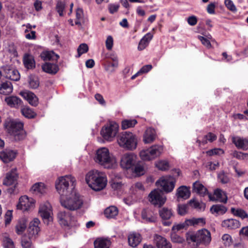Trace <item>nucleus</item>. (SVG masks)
Instances as JSON below:
<instances>
[{"label": "nucleus", "mask_w": 248, "mask_h": 248, "mask_svg": "<svg viewBox=\"0 0 248 248\" xmlns=\"http://www.w3.org/2000/svg\"><path fill=\"white\" fill-rule=\"evenodd\" d=\"M76 180L71 175H66L60 177L56 182V188L61 197L69 196V194L74 191V186Z\"/></svg>", "instance_id": "1"}, {"label": "nucleus", "mask_w": 248, "mask_h": 248, "mask_svg": "<svg viewBox=\"0 0 248 248\" xmlns=\"http://www.w3.org/2000/svg\"><path fill=\"white\" fill-rule=\"evenodd\" d=\"M86 181L88 186L94 191H100L106 186L107 179L97 170L89 171L86 176Z\"/></svg>", "instance_id": "2"}, {"label": "nucleus", "mask_w": 248, "mask_h": 248, "mask_svg": "<svg viewBox=\"0 0 248 248\" xmlns=\"http://www.w3.org/2000/svg\"><path fill=\"white\" fill-rule=\"evenodd\" d=\"M60 202L64 208L70 211H75L82 207L83 201L78 193L73 191L69 196L60 198Z\"/></svg>", "instance_id": "3"}, {"label": "nucleus", "mask_w": 248, "mask_h": 248, "mask_svg": "<svg viewBox=\"0 0 248 248\" xmlns=\"http://www.w3.org/2000/svg\"><path fill=\"white\" fill-rule=\"evenodd\" d=\"M4 126L8 132L14 136L15 140H20L25 137L23 123L15 120L7 119L5 121Z\"/></svg>", "instance_id": "4"}, {"label": "nucleus", "mask_w": 248, "mask_h": 248, "mask_svg": "<svg viewBox=\"0 0 248 248\" xmlns=\"http://www.w3.org/2000/svg\"><path fill=\"white\" fill-rule=\"evenodd\" d=\"M94 160L107 169L112 168L115 164V159L110 156L108 150L105 147L101 148L96 151Z\"/></svg>", "instance_id": "5"}, {"label": "nucleus", "mask_w": 248, "mask_h": 248, "mask_svg": "<svg viewBox=\"0 0 248 248\" xmlns=\"http://www.w3.org/2000/svg\"><path fill=\"white\" fill-rule=\"evenodd\" d=\"M119 145L128 150H134L137 146V140L135 135L130 132L121 133L117 137Z\"/></svg>", "instance_id": "6"}, {"label": "nucleus", "mask_w": 248, "mask_h": 248, "mask_svg": "<svg viewBox=\"0 0 248 248\" xmlns=\"http://www.w3.org/2000/svg\"><path fill=\"white\" fill-rule=\"evenodd\" d=\"M57 221L60 225L64 229H70L76 225V217L68 211H59L57 214Z\"/></svg>", "instance_id": "7"}, {"label": "nucleus", "mask_w": 248, "mask_h": 248, "mask_svg": "<svg viewBox=\"0 0 248 248\" xmlns=\"http://www.w3.org/2000/svg\"><path fill=\"white\" fill-rule=\"evenodd\" d=\"M190 239L197 245H209L211 241L210 232L206 229L198 231L195 233L190 236Z\"/></svg>", "instance_id": "8"}, {"label": "nucleus", "mask_w": 248, "mask_h": 248, "mask_svg": "<svg viewBox=\"0 0 248 248\" xmlns=\"http://www.w3.org/2000/svg\"><path fill=\"white\" fill-rule=\"evenodd\" d=\"M163 152V147L158 145H155L150 148L141 151L140 155L143 160H151L159 156Z\"/></svg>", "instance_id": "9"}, {"label": "nucleus", "mask_w": 248, "mask_h": 248, "mask_svg": "<svg viewBox=\"0 0 248 248\" xmlns=\"http://www.w3.org/2000/svg\"><path fill=\"white\" fill-rule=\"evenodd\" d=\"M175 182V180L171 176H163L156 181V185L161 188V191L170 193L173 190Z\"/></svg>", "instance_id": "10"}, {"label": "nucleus", "mask_w": 248, "mask_h": 248, "mask_svg": "<svg viewBox=\"0 0 248 248\" xmlns=\"http://www.w3.org/2000/svg\"><path fill=\"white\" fill-rule=\"evenodd\" d=\"M118 128L117 123L111 122L102 127L101 134L105 140L111 141L117 133Z\"/></svg>", "instance_id": "11"}, {"label": "nucleus", "mask_w": 248, "mask_h": 248, "mask_svg": "<svg viewBox=\"0 0 248 248\" xmlns=\"http://www.w3.org/2000/svg\"><path fill=\"white\" fill-rule=\"evenodd\" d=\"M148 200L152 204L160 207L165 203L166 198L160 190L154 189L149 194Z\"/></svg>", "instance_id": "12"}, {"label": "nucleus", "mask_w": 248, "mask_h": 248, "mask_svg": "<svg viewBox=\"0 0 248 248\" xmlns=\"http://www.w3.org/2000/svg\"><path fill=\"white\" fill-rule=\"evenodd\" d=\"M136 155L133 153H126L121 158V166L126 170L132 169L136 165Z\"/></svg>", "instance_id": "13"}, {"label": "nucleus", "mask_w": 248, "mask_h": 248, "mask_svg": "<svg viewBox=\"0 0 248 248\" xmlns=\"http://www.w3.org/2000/svg\"><path fill=\"white\" fill-rule=\"evenodd\" d=\"M2 69L7 78L14 81L19 80L20 76L19 72L12 66L9 65H4L2 67Z\"/></svg>", "instance_id": "14"}, {"label": "nucleus", "mask_w": 248, "mask_h": 248, "mask_svg": "<svg viewBox=\"0 0 248 248\" xmlns=\"http://www.w3.org/2000/svg\"><path fill=\"white\" fill-rule=\"evenodd\" d=\"M142 239L141 234L136 232H131L127 235L128 245L132 248L137 247Z\"/></svg>", "instance_id": "15"}, {"label": "nucleus", "mask_w": 248, "mask_h": 248, "mask_svg": "<svg viewBox=\"0 0 248 248\" xmlns=\"http://www.w3.org/2000/svg\"><path fill=\"white\" fill-rule=\"evenodd\" d=\"M141 218L145 222L154 223L156 221V217L154 211L151 208H147L142 210Z\"/></svg>", "instance_id": "16"}, {"label": "nucleus", "mask_w": 248, "mask_h": 248, "mask_svg": "<svg viewBox=\"0 0 248 248\" xmlns=\"http://www.w3.org/2000/svg\"><path fill=\"white\" fill-rule=\"evenodd\" d=\"M18 178V174L16 169H12L8 172L6 176L3 180V184L6 186H11L16 183Z\"/></svg>", "instance_id": "17"}, {"label": "nucleus", "mask_w": 248, "mask_h": 248, "mask_svg": "<svg viewBox=\"0 0 248 248\" xmlns=\"http://www.w3.org/2000/svg\"><path fill=\"white\" fill-rule=\"evenodd\" d=\"M208 196L210 201H217L221 202L226 203L227 201V197L224 192L220 189H217L214 191V195L211 193H208Z\"/></svg>", "instance_id": "18"}, {"label": "nucleus", "mask_w": 248, "mask_h": 248, "mask_svg": "<svg viewBox=\"0 0 248 248\" xmlns=\"http://www.w3.org/2000/svg\"><path fill=\"white\" fill-rule=\"evenodd\" d=\"M34 202H30L27 196H21L19 199V203L17 205L18 209L25 211L33 206Z\"/></svg>", "instance_id": "19"}, {"label": "nucleus", "mask_w": 248, "mask_h": 248, "mask_svg": "<svg viewBox=\"0 0 248 248\" xmlns=\"http://www.w3.org/2000/svg\"><path fill=\"white\" fill-rule=\"evenodd\" d=\"M232 142L238 149L243 150L248 149V140L246 138L234 137L232 138Z\"/></svg>", "instance_id": "20"}, {"label": "nucleus", "mask_w": 248, "mask_h": 248, "mask_svg": "<svg viewBox=\"0 0 248 248\" xmlns=\"http://www.w3.org/2000/svg\"><path fill=\"white\" fill-rule=\"evenodd\" d=\"M154 241L157 248H171L170 243L161 235H155Z\"/></svg>", "instance_id": "21"}, {"label": "nucleus", "mask_w": 248, "mask_h": 248, "mask_svg": "<svg viewBox=\"0 0 248 248\" xmlns=\"http://www.w3.org/2000/svg\"><path fill=\"white\" fill-rule=\"evenodd\" d=\"M16 152L13 150H5L0 152V158L4 163H8L15 158Z\"/></svg>", "instance_id": "22"}, {"label": "nucleus", "mask_w": 248, "mask_h": 248, "mask_svg": "<svg viewBox=\"0 0 248 248\" xmlns=\"http://www.w3.org/2000/svg\"><path fill=\"white\" fill-rule=\"evenodd\" d=\"M20 94L32 106H36L38 104V98L37 96L31 92H22Z\"/></svg>", "instance_id": "23"}, {"label": "nucleus", "mask_w": 248, "mask_h": 248, "mask_svg": "<svg viewBox=\"0 0 248 248\" xmlns=\"http://www.w3.org/2000/svg\"><path fill=\"white\" fill-rule=\"evenodd\" d=\"M7 104L11 108H18L22 106V101L16 96L6 97L4 99Z\"/></svg>", "instance_id": "24"}, {"label": "nucleus", "mask_w": 248, "mask_h": 248, "mask_svg": "<svg viewBox=\"0 0 248 248\" xmlns=\"http://www.w3.org/2000/svg\"><path fill=\"white\" fill-rule=\"evenodd\" d=\"M51 206L48 202L40 206L39 213L44 219H48L50 216Z\"/></svg>", "instance_id": "25"}, {"label": "nucleus", "mask_w": 248, "mask_h": 248, "mask_svg": "<svg viewBox=\"0 0 248 248\" xmlns=\"http://www.w3.org/2000/svg\"><path fill=\"white\" fill-rule=\"evenodd\" d=\"M40 224V221L38 218H34L32 221L30 222L28 228L29 235L33 236L38 234L40 231V228L38 225Z\"/></svg>", "instance_id": "26"}, {"label": "nucleus", "mask_w": 248, "mask_h": 248, "mask_svg": "<svg viewBox=\"0 0 248 248\" xmlns=\"http://www.w3.org/2000/svg\"><path fill=\"white\" fill-rule=\"evenodd\" d=\"M43 71L51 75L56 74L59 71V67L57 64L46 62L42 66Z\"/></svg>", "instance_id": "27"}, {"label": "nucleus", "mask_w": 248, "mask_h": 248, "mask_svg": "<svg viewBox=\"0 0 248 248\" xmlns=\"http://www.w3.org/2000/svg\"><path fill=\"white\" fill-rule=\"evenodd\" d=\"M156 138V133L155 129L148 128L146 130L143 136V141L145 143H150Z\"/></svg>", "instance_id": "28"}, {"label": "nucleus", "mask_w": 248, "mask_h": 248, "mask_svg": "<svg viewBox=\"0 0 248 248\" xmlns=\"http://www.w3.org/2000/svg\"><path fill=\"white\" fill-rule=\"evenodd\" d=\"M176 195L178 199L182 198L186 200L189 198L190 191L187 187L182 186L177 189Z\"/></svg>", "instance_id": "29"}, {"label": "nucleus", "mask_w": 248, "mask_h": 248, "mask_svg": "<svg viewBox=\"0 0 248 248\" xmlns=\"http://www.w3.org/2000/svg\"><path fill=\"white\" fill-rule=\"evenodd\" d=\"M240 226L239 221L234 219H228L222 222V226L229 229H235L239 228Z\"/></svg>", "instance_id": "30"}, {"label": "nucleus", "mask_w": 248, "mask_h": 248, "mask_svg": "<svg viewBox=\"0 0 248 248\" xmlns=\"http://www.w3.org/2000/svg\"><path fill=\"white\" fill-rule=\"evenodd\" d=\"M193 188L195 192L202 197L209 193L208 192L207 189L199 182H196L193 184Z\"/></svg>", "instance_id": "31"}, {"label": "nucleus", "mask_w": 248, "mask_h": 248, "mask_svg": "<svg viewBox=\"0 0 248 248\" xmlns=\"http://www.w3.org/2000/svg\"><path fill=\"white\" fill-rule=\"evenodd\" d=\"M23 63L25 67L28 69H33L35 67V62L33 56L28 54L24 55Z\"/></svg>", "instance_id": "32"}, {"label": "nucleus", "mask_w": 248, "mask_h": 248, "mask_svg": "<svg viewBox=\"0 0 248 248\" xmlns=\"http://www.w3.org/2000/svg\"><path fill=\"white\" fill-rule=\"evenodd\" d=\"M152 38L153 35L151 33H148L145 35L139 44L138 50L140 51L143 50L148 45L149 42L152 40Z\"/></svg>", "instance_id": "33"}, {"label": "nucleus", "mask_w": 248, "mask_h": 248, "mask_svg": "<svg viewBox=\"0 0 248 248\" xmlns=\"http://www.w3.org/2000/svg\"><path fill=\"white\" fill-rule=\"evenodd\" d=\"M41 57L44 61L57 60L59 58L58 55L53 51H46L41 53Z\"/></svg>", "instance_id": "34"}, {"label": "nucleus", "mask_w": 248, "mask_h": 248, "mask_svg": "<svg viewBox=\"0 0 248 248\" xmlns=\"http://www.w3.org/2000/svg\"><path fill=\"white\" fill-rule=\"evenodd\" d=\"M194 226L193 218L190 219H187L181 223L178 224L172 227L173 230H176L179 231L183 229H187L189 226Z\"/></svg>", "instance_id": "35"}, {"label": "nucleus", "mask_w": 248, "mask_h": 248, "mask_svg": "<svg viewBox=\"0 0 248 248\" xmlns=\"http://www.w3.org/2000/svg\"><path fill=\"white\" fill-rule=\"evenodd\" d=\"M118 210L114 206H111L107 208L104 211L105 217L108 218H114L118 215Z\"/></svg>", "instance_id": "36"}, {"label": "nucleus", "mask_w": 248, "mask_h": 248, "mask_svg": "<svg viewBox=\"0 0 248 248\" xmlns=\"http://www.w3.org/2000/svg\"><path fill=\"white\" fill-rule=\"evenodd\" d=\"M227 211V208L221 204L213 205L210 208L212 214L216 213L218 215H223Z\"/></svg>", "instance_id": "37"}, {"label": "nucleus", "mask_w": 248, "mask_h": 248, "mask_svg": "<svg viewBox=\"0 0 248 248\" xmlns=\"http://www.w3.org/2000/svg\"><path fill=\"white\" fill-rule=\"evenodd\" d=\"M110 242L105 239H97L94 242L95 248H109Z\"/></svg>", "instance_id": "38"}, {"label": "nucleus", "mask_w": 248, "mask_h": 248, "mask_svg": "<svg viewBox=\"0 0 248 248\" xmlns=\"http://www.w3.org/2000/svg\"><path fill=\"white\" fill-rule=\"evenodd\" d=\"M105 70L110 73L114 72L115 68L118 66V62H111L108 60H106L103 64Z\"/></svg>", "instance_id": "39"}, {"label": "nucleus", "mask_w": 248, "mask_h": 248, "mask_svg": "<svg viewBox=\"0 0 248 248\" xmlns=\"http://www.w3.org/2000/svg\"><path fill=\"white\" fill-rule=\"evenodd\" d=\"M2 242L4 248H15L14 242L6 233L2 234Z\"/></svg>", "instance_id": "40"}, {"label": "nucleus", "mask_w": 248, "mask_h": 248, "mask_svg": "<svg viewBox=\"0 0 248 248\" xmlns=\"http://www.w3.org/2000/svg\"><path fill=\"white\" fill-rule=\"evenodd\" d=\"M28 82L30 87L32 89H36L39 85L38 78L34 75H31L29 77Z\"/></svg>", "instance_id": "41"}, {"label": "nucleus", "mask_w": 248, "mask_h": 248, "mask_svg": "<svg viewBox=\"0 0 248 248\" xmlns=\"http://www.w3.org/2000/svg\"><path fill=\"white\" fill-rule=\"evenodd\" d=\"M137 124V121L135 119H125L122 122V128L123 129H126L131 128L134 127Z\"/></svg>", "instance_id": "42"}, {"label": "nucleus", "mask_w": 248, "mask_h": 248, "mask_svg": "<svg viewBox=\"0 0 248 248\" xmlns=\"http://www.w3.org/2000/svg\"><path fill=\"white\" fill-rule=\"evenodd\" d=\"M159 215L164 220L169 219L172 215L171 209L164 207L159 211Z\"/></svg>", "instance_id": "43"}, {"label": "nucleus", "mask_w": 248, "mask_h": 248, "mask_svg": "<svg viewBox=\"0 0 248 248\" xmlns=\"http://www.w3.org/2000/svg\"><path fill=\"white\" fill-rule=\"evenodd\" d=\"M31 190L34 192L43 194L46 192V188L42 183H36L31 187Z\"/></svg>", "instance_id": "44"}, {"label": "nucleus", "mask_w": 248, "mask_h": 248, "mask_svg": "<svg viewBox=\"0 0 248 248\" xmlns=\"http://www.w3.org/2000/svg\"><path fill=\"white\" fill-rule=\"evenodd\" d=\"M131 170L138 175H143L145 173V170L142 164L136 163Z\"/></svg>", "instance_id": "45"}, {"label": "nucleus", "mask_w": 248, "mask_h": 248, "mask_svg": "<svg viewBox=\"0 0 248 248\" xmlns=\"http://www.w3.org/2000/svg\"><path fill=\"white\" fill-rule=\"evenodd\" d=\"M231 212L234 216L239 217L242 219L248 217V214L244 210L241 209H235L234 208H232Z\"/></svg>", "instance_id": "46"}, {"label": "nucleus", "mask_w": 248, "mask_h": 248, "mask_svg": "<svg viewBox=\"0 0 248 248\" xmlns=\"http://www.w3.org/2000/svg\"><path fill=\"white\" fill-rule=\"evenodd\" d=\"M31 236H23L21 239V245L23 248H30L32 245Z\"/></svg>", "instance_id": "47"}, {"label": "nucleus", "mask_w": 248, "mask_h": 248, "mask_svg": "<svg viewBox=\"0 0 248 248\" xmlns=\"http://www.w3.org/2000/svg\"><path fill=\"white\" fill-rule=\"evenodd\" d=\"M217 140V136L214 134L209 132L207 135L204 136L202 139V144L204 145L207 143V141L212 142Z\"/></svg>", "instance_id": "48"}, {"label": "nucleus", "mask_w": 248, "mask_h": 248, "mask_svg": "<svg viewBox=\"0 0 248 248\" xmlns=\"http://www.w3.org/2000/svg\"><path fill=\"white\" fill-rule=\"evenodd\" d=\"M23 115L28 118H33L36 115V113L29 108H24L21 109Z\"/></svg>", "instance_id": "49"}, {"label": "nucleus", "mask_w": 248, "mask_h": 248, "mask_svg": "<svg viewBox=\"0 0 248 248\" xmlns=\"http://www.w3.org/2000/svg\"><path fill=\"white\" fill-rule=\"evenodd\" d=\"M224 4L227 8L233 13H235L237 9L232 0H225Z\"/></svg>", "instance_id": "50"}, {"label": "nucleus", "mask_w": 248, "mask_h": 248, "mask_svg": "<svg viewBox=\"0 0 248 248\" xmlns=\"http://www.w3.org/2000/svg\"><path fill=\"white\" fill-rule=\"evenodd\" d=\"M156 167L160 170H166L169 168V163L165 160H160L155 164Z\"/></svg>", "instance_id": "51"}, {"label": "nucleus", "mask_w": 248, "mask_h": 248, "mask_svg": "<svg viewBox=\"0 0 248 248\" xmlns=\"http://www.w3.org/2000/svg\"><path fill=\"white\" fill-rule=\"evenodd\" d=\"M223 244L225 247L230 246L232 243V238L231 235L228 234H224L222 237Z\"/></svg>", "instance_id": "52"}, {"label": "nucleus", "mask_w": 248, "mask_h": 248, "mask_svg": "<svg viewBox=\"0 0 248 248\" xmlns=\"http://www.w3.org/2000/svg\"><path fill=\"white\" fill-rule=\"evenodd\" d=\"M65 5L63 2L61 1H58L57 2L56 9L57 12L59 13L60 16H62L63 15V11L65 9Z\"/></svg>", "instance_id": "53"}, {"label": "nucleus", "mask_w": 248, "mask_h": 248, "mask_svg": "<svg viewBox=\"0 0 248 248\" xmlns=\"http://www.w3.org/2000/svg\"><path fill=\"white\" fill-rule=\"evenodd\" d=\"M88 46L86 44L83 43L80 44L78 48V57H80V56L86 53L88 51Z\"/></svg>", "instance_id": "54"}, {"label": "nucleus", "mask_w": 248, "mask_h": 248, "mask_svg": "<svg viewBox=\"0 0 248 248\" xmlns=\"http://www.w3.org/2000/svg\"><path fill=\"white\" fill-rule=\"evenodd\" d=\"M189 203L191 205L192 207L196 209H204L205 207V204L204 203H200L198 201L196 200H190L189 202Z\"/></svg>", "instance_id": "55"}, {"label": "nucleus", "mask_w": 248, "mask_h": 248, "mask_svg": "<svg viewBox=\"0 0 248 248\" xmlns=\"http://www.w3.org/2000/svg\"><path fill=\"white\" fill-rule=\"evenodd\" d=\"M217 178L219 181L222 184H227L229 182V178L224 171H222L218 173Z\"/></svg>", "instance_id": "56"}, {"label": "nucleus", "mask_w": 248, "mask_h": 248, "mask_svg": "<svg viewBox=\"0 0 248 248\" xmlns=\"http://www.w3.org/2000/svg\"><path fill=\"white\" fill-rule=\"evenodd\" d=\"M232 156L238 159H244L248 157V154L235 151L232 153Z\"/></svg>", "instance_id": "57"}, {"label": "nucleus", "mask_w": 248, "mask_h": 248, "mask_svg": "<svg viewBox=\"0 0 248 248\" xmlns=\"http://www.w3.org/2000/svg\"><path fill=\"white\" fill-rule=\"evenodd\" d=\"M26 225L24 222H19L16 226V232L18 234H21L25 230Z\"/></svg>", "instance_id": "58"}, {"label": "nucleus", "mask_w": 248, "mask_h": 248, "mask_svg": "<svg viewBox=\"0 0 248 248\" xmlns=\"http://www.w3.org/2000/svg\"><path fill=\"white\" fill-rule=\"evenodd\" d=\"M224 152L223 150L220 148H215L213 149L210 150L206 152L207 155L209 156H212L213 155H220L221 154H223Z\"/></svg>", "instance_id": "59"}, {"label": "nucleus", "mask_w": 248, "mask_h": 248, "mask_svg": "<svg viewBox=\"0 0 248 248\" xmlns=\"http://www.w3.org/2000/svg\"><path fill=\"white\" fill-rule=\"evenodd\" d=\"M83 10L82 9L78 8L76 11V18L77 20L75 21L76 25H80V20L83 17Z\"/></svg>", "instance_id": "60"}, {"label": "nucleus", "mask_w": 248, "mask_h": 248, "mask_svg": "<svg viewBox=\"0 0 248 248\" xmlns=\"http://www.w3.org/2000/svg\"><path fill=\"white\" fill-rule=\"evenodd\" d=\"M113 45V39L111 36L109 35L107 37L106 40V46L108 50H111Z\"/></svg>", "instance_id": "61"}, {"label": "nucleus", "mask_w": 248, "mask_h": 248, "mask_svg": "<svg viewBox=\"0 0 248 248\" xmlns=\"http://www.w3.org/2000/svg\"><path fill=\"white\" fill-rule=\"evenodd\" d=\"M194 225H200L201 226H203L205 224V219L203 217L200 218H193Z\"/></svg>", "instance_id": "62"}, {"label": "nucleus", "mask_w": 248, "mask_h": 248, "mask_svg": "<svg viewBox=\"0 0 248 248\" xmlns=\"http://www.w3.org/2000/svg\"><path fill=\"white\" fill-rule=\"evenodd\" d=\"M198 38L204 46H205L208 48H210L211 47L210 42L208 40V39L202 36H199Z\"/></svg>", "instance_id": "63"}, {"label": "nucleus", "mask_w": 248, "mask_h": 248, "mask_svg": "<svg viewBox=\"0 0 248 248\" xmlns=\"http://www.w3.org/2000/svg\"><path fill=\"white\" fill-rule=\"evenodd\" d=\"M187 21L190 26H194L197 23V18L195 16H190L187 18Z\"/></svg>", "instance_id": "64"}]
</instances>
